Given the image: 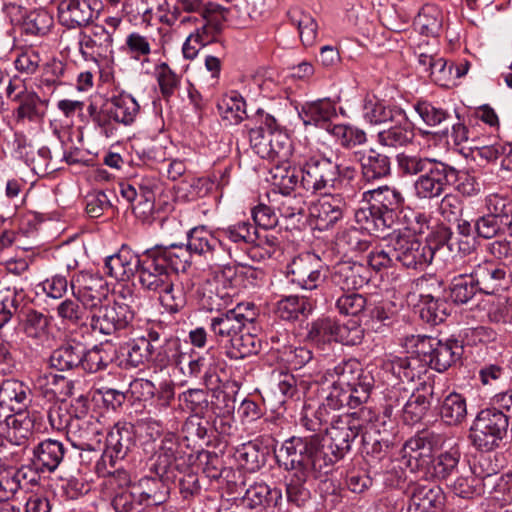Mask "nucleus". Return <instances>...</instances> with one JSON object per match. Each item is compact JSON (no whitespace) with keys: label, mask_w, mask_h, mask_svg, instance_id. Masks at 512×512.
<instances>
[{"label":"nucleus","mask_w":512,"mask_h":512,"mask_svg":"<svg viewBox=\"0 0 512 512\" xmlns=\"http://www.w3.org/2000/svg\"><path fill=\"white\" fill-rule=\"evenodd\" d=\"M327 374L336 377L327 395V405L332 409L356 408L370 398L374 378L358 360H344L329 369Z\"/></svg>","instance_id":"nucleus-1"},{"label":"nucleus","mask_w":512,"mask_h":512,"mask_svg":"<svg viewBox=\"0 0 512 512\" xmlns=\"http://www.w3.org/2000/svg\"><path fill=\"white\" fill-rule=\"evenodd\" d=\"M280 452L284 454L286 468L291 471L308 472L313 478H319L332 470L319 433L291 437L283 443Z\"/></svg>","instance_id":"nucleus-2"},{"label":"nucleus","mask_w":512,"mask_h":512,"mask_svg":"<svg viewBox=\"0 0 512 512\" xmlns=\"http://www.w3.org/2000/svg\"><path fill=\"white\" fill-rule=\"evenodd\" d=\"M139 112L140 105L127 93L113 95L104 100L101 105L91 102L87 107V113L93 124L107 138L115 135L117 130L115 124L129 126L135 122Z\"/></svg>","instance_id":"nucleus-3"},{"label":"nucleus","mask_w":512,"mask_h":512,"mask_svg":"<svg viewBox=\"0 0 512 512\" xmlns=\"http://www.w3.org/2000/svg\"><path fill=\"white\" fill-rule=\"evenodd\" d=\"M403 202L401 193L387 185L369 189L363 194V201L355 211L358 224H393L395 208Z\"/></svg>","instance_id":"nucleus-4"},{"label":"nucleus","mask_w":512,"mask_h":512,"mask_svg":"<svg viewBox=\"0 0 512 512\" xmlns=\"http://www.w3.org/2000/svg\"><path fill=\"white\" fill-rule=\"evenodd\" d=\"M362 426L357 412L331 418L330 426L325 429V435H321V444L325 454L331 460V467L350 450L351 443L362 431Z\"/></svg>","instance_id":"nucleus-5"},{"label":"nucleus","mask_w":512,"mask_h":512,"mask_svg":"<svg viewBox=\"0 0 512 512\" xmlns=\"http://www.w3.org/2000/svg\"><path fill=\"white\" fill-rule=\"evenodd\" d=\"M509 416L496 407L482 409L473 421L469 438L478 450L490 452L507 434Z\"/></svg>","instance_id":"nucleus-6"},{"label":"nucleus","mask_w":512,"mask_h":512,"mask_svg":"<svg viewBox=\"0 0 512 512\" xmlns=\"http://www.w3.org/2000/svg\"><path fill=\"white\" fill-rule=\"evenodd\" d=\"M293 164L301 168L300 186L307 192L326 193L337 186V164L330 159L296 152Z\"/></svg>","instance_id":"nucleus-7"},{"label":"nucleus","mask_w":512,"mask_h":512,"mask_svg":"<svg viewBox=\"0 0 512 512\" xmlns=\"http://www.w3.org/2000/svg\"><path fill=\"white\" fill-rule=\"evenodd\" d=\"M395 258L407 268H417L426 265L433 259L436 246L423 244L409 227L389 235Z\"/></svg>","instance_id":"nucleus-8"},{"label":"nucleus","mask_w":512,"mask_h":512,"mask_svg":"<svg viewBox=\"0 0 512 512\" xmlns=\"http://www.w3.org/2000/svg\"><path fill=\"white\" fill-rule=\"evenodd\" d=\"M445 441L444 435L434 431L423 430L408 439L403 447V458L411 471L423 474L432 463L433 454L440 449Z\"/></svg>","instance_id":"nucleus-9"},{"label":"nucleus","mask_w":512,"mask_h":512,"mask_svg":"<svg viewBox=\"0 0 512 512\" xmlns=\"http://www.w3.org/2000/svg\"><path fill=\"white\" fill-rule=\"evenodd\" d=\"M457 178V169L438 159L432 160L427 169L414 182V192L419 199L438 198Z\"/></svg>","instance_id":"nucleus-10"},{"label":"nucleus","mask_w":512,"mask_h":512,"mask_svg":"<svg viewBox=\"0 0 512 512\" xmlns=\"http://www.w3.org/2000/svg\"><path fill=\"white\" fill-rule=\"evenodd\" d=\"M88 313L87 319H90L91 329L103 335H112L127 328L134 318L130 307L118 302H104Z\"/></svg>","instance_id":"nucleus-11"},{"label":"nucleus","mask_w":512,"mask_h":512,"mask_svg":"<svg viewBox=\"0 0 512 512\" xmlns=\"http://www.w3.org/2000/svg\"><path fill=\"white\" fill-rule=\"evenodd\" d=\"M106 449L102 456V462L97 464L98 472L101 465L106 466L107 460L111 467L116 460H122L135 445L134 426L129 422H117L106 436Z\"/></svg>","instance_id":"nucleus-12"},{"label":"nucleus","mask_w":512,"mask_h":512,"mask_svg":"<svg viewBox=\"0 0 512 512\" xmlns=\"http://www.w3.org/2000/svg\"><path fill=\"white\" fill-rule=\"evenodd\" d=\"M289 269L291 281L306 290L317 289L326 277L319 257L309 252L295 257Z\"/></svg>","instance_id":"nucleus-13"},{"label":"nucleus","mask_w":512,"mask_h":512,"mask_svg":"<svg viewBox=\"0 0 512 512\" xmlns=\"http://www.w3.org/2000/svg\"><path fill=\"white\" fill-rule=\"evenodd\" d=\"M137 273L141 288L155 294L173 278L152 248L144 252Z\"/></svg>","instance_id":"nucleus-14"},{"label":"nucleus","mask_w":512,"mask_h":512,"mask_svg":"<svg viewBox=\"0 0 512 512\" xmlns=\"http://www.w3.org/2000/svg\"><path fill=\"white\" fill-rule=\"evenodd\" d=\"M102 425L93 415L74 414L68 439L81 450L95 451L101 443Z\"/></svg>","instance_id":"nucleus-15"},{"label":"nucleus","mask_w":512,"mask_h":512,"mask_svg":"<svg viewBox=\"0 0 512 512\" xmlns=\"http://www.w3.org/2000/svg\"><path fill=\"white\" fill-rule=\"evenodd\" d=\"M79 51L86 61H95L105 59L113 52L112 32L104 26L95 25L88 34L79 33L78 39Z\"/></svg>","instance_id":"nucleus-16"},{"label":"nucleus","mask_w":512,"mask_h":512,"mask_svg":"<svg viewBox=\"0 0 512 512\" xmlns=\"http://www.w3.org/2000/svg\"><path fill=\"white\" fill-rule=\"evenodd\" d=\"M99 4V0H62L58 4L59 22L69 29L85 27L98 13Z\"/></svg>","instance_id":"nucleus-17"},{"label":"nucleus","mask_w":512,"mask_h":512,"mask_svg":"<svg viewBox=\"0 0 512 512\" xmlns=\"http://www.w3.org/2000/svg\"><path fill=\"white\" fill-rule=\"evenodd\" d=\"M228 8L215 2H207L201 15L202 24L195 32L191 33L196 43L208 45L214 42L223 30V24L227 20Z\"/></svg>","instance_id":"nucleus-18"},{"label":"nucleus","mask_w":512,"mask_h":512,"mask_svg":"<svg viewBox=\"0 0 512 512\" xmlns=\"http://www.w3.org/2000/svg\"><path fill=\"white\" fill-rule=\"evenodd\" d=\"M436 247L446 245L451 252L469 254L476 247V235L474 226H456V231H451L448 226H435Z\"/></svg>","instance_id":"nucleus-19"},{"label":"nucleus","mask_w":512,"mask_h":512,"mask_svg":"<svg viewBox=\"0 0 512 512\" xmlns=\"http://www.w3.org/2000/svg\"><path fill=\"white\" fill-rule=\"evenodd\" d=\"M70 286L73 296L88 308V312L104 303V287L101 278L81 272L73 277Z\"/></svg>","instance_id":"nucleus-20"},{"label":"nucleus","mask_w":512,"mask_h":512,"mask_svg":"<svg viewBox=\"0 0 512 512\" xmlns=\"http://www.w3.org/2000/svg\"><path fill=\"white\" fill-rule=\"evenodd\" d=\"M434 397V381H424L420 383L403 405L404 422L409 425L420 422L429 411Z\"/></svg>","instance_id":"nucleus-21"},{"label":"nucleus","mask_w":512,"mask_h":512,"mask_svg":"<svg viewBox=\"0 0 512 512\" xmlns=\"http://www.w3.org/2000/svg\"><path fill=\"white\" fill-rule=\"evenodd\" d=\"M409 490L408 512H436L444 505V493L434 483H414L409 487Z\"/></svg>","instance_id":"nucleus-22"},{"label":"nucleus","mask_w":512,"mask_h":512,"mask_svg":"<svg viewBox=\"0 0 512 512\" xmlns=\"http://www.w3.org/2000/svg\"><path fill=\"white\" fill-rule=\"evenodd\" d=\"M479 290L487 294H494L500 289L508 287L511 281L510 270L501 264L484 262L473 271Z\"/></svg>","instance_id":"nucleus-23"},{"label":"nucleus","mask_w":512,"mask_h":512,"mask_svg":"<svg viewBox=\"0 0 512 512\" xmlns=\"http://www.w3.org/2000/svg\"><path fill=\"white\" fill-rule=\"evenodd\" d=\"M34 389L48 401H65L72 394V382L51 371L40 372L34 379Z\"/></svg>","instance_id":"nucleus-24"},{"label":"nucleus","mask_w":512,"mask_h":512,"mask_svg":"<svg viewBox=\"0 0 512 512\" xmlns=\"http://www.w3.org/2000/svg\"><path fill=\"white\" fill-rule=\"evenodd\" d=\"M181 452V445L178 440L173 435L166 436L155 455L150 471L162 477L171 475L176 478L174 469L178 467L177 461L182 458Z\"/></svg>","instance_id":"nucleus-25"},{"label":"nucleus","mask_w":512,"mask_h":512,"mask_svg":"<svg viewBox=\"0 0 512 512\" xmlns=\"http://www.w3.org/2000/svg\"><path fill=\"white\" fill-rule=\"evenodd\" d=\"M142 257L135 254L126 245L109 257L105 261V268L108 275L118 281H128L138 272Z\"/></svg>","instance_id":"nucleus-26"},{"label":"nucleus","mask_w":512,"mask_h":512,"mask_svg":"<svg viewBox=\"0 0 512 512\" xmlns=\"http://www.w3.org/2000/svg\"><path fill=\"white\" fill-rule=\"evenodd\" d=\"M281 499L280 489L270 488L264 482H255L246 489L240 499V505L243 508L261 512L268 506H277Z\"/></svg>","instance_id":"nucleus-27"},{"label":"nucleus","mask_w":512,"mask_h":512,"mask_svg":"<svg viewBox=\"0 0 512 512\" xmlns=\"http://www.w3.org/2000/svg\"><path fill=\"white\" fill-rule=\"evenodd\" d=\"M2 424L4 438L13 445L21 446L27 443L33 435L35 417L26 413L6 415Z\"/></svg>","instance_id":"nucleus-28"},{"label":"nucleus","mask_w":512,"mask_h":512,"mask_svg":"<svg viewBox=\"0 0 512 512\" xmlns=\"http://www.w3.org/2000/svg\"><path fill=\"white\" fill-rule=\"evenodd\" d=\"M66 453L64 444L55 439H45L33 449V464L42 472H53L63 461Z\"/></svg>","instance_id":"nucleus-29"},{"label":"nucleus","mask_w":512,"mask_h":512,"mask_svg":"<svg viewBox=\"0 0 512 512\" xmlns=\"http://www.w3.org/2000/svg\"><path fill=\"white\" fill-rule=\"evenodd\" d=\"M304 125H314L328 129L330 121L337 116L336 106L328 98L306 102L299 111Z\"/></svg>","instance_id":"nucleus-30"},{"label":"nucleus","mask_w":512,"mask_h":512,"mask_svg":"<svg viewBox=\"0 0 512 512\" xmlns=\"http://www.w3.org/2000/svg\"><path fill=\"white\" fill-rule=\"evenodd\" d=\"M172 476L162 477L154 474V476H145L139 480V483L134 486L137 490L139 497L143 500L145 505H160L168 497L169 494V481Z\"/></svg>","instance_id":"nucleus-31"},{"label":"nucleus","mask_w":512,"mask_h":512,"mask_svg":"<svg viewBox=\"0 0 512 512\" xmlns=\"http://www.w3.org/2000/svg\"><path fill=\"white\" fill-rule=\"evenodd\" d=\"M355 158L360 162L361 176L365 183H372L390 174V159L374 150L367 153L356 152Z\"/></svg>","instance_id":"nucleus-32"},{"label":"nucleus","mask_w":512,"mask_h":512,"mask_svg":"<svg viewBox=\"0 0 512 512\" xmlns=\"http://www.w3.org/2000/svg\"><path fill=\"white\" fill-rule=\"evenodd\" d=\"M363 117L370 124L379 125L405 120V112L397 106L386 105L377 98L366 99L363 107Z\"/></svg>","instance_id":"nucleus-33"},{"label":"nucleus","mask_w":512,"mask_h":512,"mask_svg":"<svg viewBox=\"0 0 512 512\" xmlns=\"http://www.w3.org/2000/svg\"><path fill=\"white\" fill-rule=\"evenodd\" d=\"M314 305L315 301L307 296L289 295L277 302L275 314L285 321H295L307 317Z\"/></svg>","instance_id":"nucleus-34"},{"label":"nucleus","mask_w":512,"mask_h":512,"mask_svg":"<svg viewBox=\"0 0 512 512\" xmlns=\"http://www.w3.org/2000/svg\"><path fill=\"white\" fill-rule=\"evenodd\" d=\"M384 368L401 382H413L427 371L426 365L418 357H393L384 362Z\"/></svg>","instance_id":"nucleus-35"},{"label":"nucleus","mask_w":512,"mask_h":512,"mask_svg":"<svg viewBox=\"0 0 512 512\" xmlns=\"http://www.w3.org/2000/svg\"><path fill=\"white\" fill-rule=\"evenodd\" d=\"M148 337L150 344L153 345V348H151V363L159 369L166 368L177 354L178 340L162 337L155 330H149Z\"/></svg>","instance_id":"nucleus-36"},{"label":"nucleus","mask_w":512,"mask_h":512,"mask_svg":"<svg viewBox=\"0 0 512 512\" xmlns=\"http://www.w3.org/2000/svg\"><path fill=\"white\" fill-rule=\"evenodd\" d=\"M84 358V346L79 342H67L50 355L51 367L59 371H68L82 366Z\"/></svg>","instance_id":"nucleus-37"},{"label":"nucleus","mask_w":512,"mask_h":512,"mask_svg":"<svg viewBox=\"0 0 512 512\" xmlns=\"http://www.w3.org/2000/svg\"><path fill=\"white\" fill-rule=\"evenodd\" d=\"M173 278H177L179 272H184L191 264V252L183 245L171 244L168 247L156 246L152 248Z\"/></svg>","instance_id":"nucleus-38"},{"label":"nucleus","mask_w":512,"mask_h":512,"mask_svg":"<svg viewBox=\"0 0 512 512\" xmlns=\"http://www.w3.org/2000/svg\"><path fill=\"white\" fill-rule=\"evenodd\" d=\"M393 123L394 125L378 132V143L389 148L405 147L412 143L415 133L407 116L405 115V120L393 121Z\"/></svg>","instance_id":"nucleus-39"},{"label":"nucleus","mask_w":512,"mask_h":512,"mask_svg":"<svg viewBox=\"0 0 512 512\" xmlns=\"http://www.w3.org/2000/svg\"><path fill=\"white\" fill-rule=\"evenodd\" d=\"M209 329L216 342L224 347L237 333H241L245 326L236 319V316L225 310L211 317Z\"/></svg>","instance_id":"nucleus-40"},{"label":"nucleus","mask_w":512,"mask_h":512,"mask_svg":"<svg viewBox=\"0 0 512 512\" xmlns=\"http://www.w3.org/2000/svg\"><path fill=\"white\" fill-rule=\"evenodd\" d=\"M30 388L16 379H7L0 385V404L11 410H20L30 402Z\"/></svg>","instance_id":"nucleus-41"},{"label":"nucleus","mask_w":512,"mask_h":512,"mask_svg":"<svg viewBox=\"0 0 512 512\" xmlns=\"http://www.w3.org/2000/svg\"><path fill=\"white\" fill-rule=\"evenodd\" d=\"M461 457L460 449L454 445L449 450L433 457L432 463L424 473L426 478L446 479L457 470Z\"/></svg>","instance_id":"nucleus-42"},{"label":"nucleus","mask_w":512,"mask_h":512,"mask_svg":"<svg viewBox=\"0 0 512 512\" xmlns=\"http://www.w3.org/2000/svg\"><path fill=\"white\" fill-rule=\"evenodd\" d=\"M311 473L291 471L286 478V496L289 503L297 507L304 506L311 498L309 479Z\"/></svg>","instance_id":"nucleus-43"},{"label":"nucleus","mask_w":512,"mask_h":512,"mask_svg":"<svg viewBox=\"0 0 512 512\" xmlns=\"http://www.w3.org/2000/svg\"><path fill=\"white\" fill-rule=\"evenodd\" d=\"M225 354L229 359L239 360L256 355L261 349V341L249 332L237 333L225 346Z\"/></svg>","instance_id":"nucleus-44"},{"label":"nucleus","mask_w":512,"mask_h":512,"mask_svg":"<svg viewBox=\"0 0 512 512\" xmlns=\"http://www.w3.org/2000/svg\"><path fill=\"white\" fill-rule=\"evenodd\" d=\"M217 109L222 119L229 125H237L246 115V102L236 91L225 94L218 102Z\"/></svg>","instance_id":"nucleus-45"},{"label":"nucleus","mask_w":512,"mask_h":512,"mask_svg":"<svg viewBox=\"0 0 512 512\" xmlns=\"http://www.w3.org/2000/svg\"><path fill=\"white\" fill-rule=\"evenodd\" d=\"M439 414L443 422L449 426L463 423L467 417V403L463 395L451 392L442 401Z\"/></svg>","instance_id":"nucleus-46"},{"label":"nucleus","mask_w":512,"mask_h":512,"mask_svg":"<svg viewBox=\"0 0 512 512\" xmlns=\"http://www.w3.org/2000/svg\"><path fill=\"white\" fill-rule=\"evenodd\" d=\"M414 25L423 35L438 36L443 26V13L438 6L426 4L415 17Z\"/></svg>","instance_id":"nucleus-47"},{"label":"nucleus","mask_w":512,"mask_h":512,"mask_svg":"<svg viewBox=\"0 0 512 512\" xmlns=\"http://www.w3.org/2000/svg\"><path fill=\"white\" fill-rule=\"evenodd\" d=\"M461 349L457 340H440L432 358L425 359V362L438 372L446 371L459 358Z\"/></svg>","instance_id":"nucleus-48"},{"label":"nucleus","mask_w":512,"mask_h":512,"mask_svg":"<svg viewBox=\"0 0 512 512\" xmlns=\"http://www.w3.org/2000/svg\"><path fill=\"white\" fill-rule=\"evenodd\" d=\"M271 183L282 195L290 193L300 185L299 175L290 164H277L270 170Z\"/></svg>","instance_id":"nucleus-49"},{"label":"nucleus","mask_w":512,"mask_h":512,"mask_svg":"<svg viewBox=\"0 0 512 512\" xmlns=\"http://www.w3.org/2000/svg\"><path fill=\"white\" fill-rule=\"evenodd\" d=\"M176 278L168 281L167 287H162L156 294L161 305L170 314H176L181 311L187 304L186 293L184 288L176 285Z\"/></svg>","instance_id":"nucleus-50"},{"label":"nucleus","mask_w":512,"mask_h":512,"mask_svg":"<svg viewBox=\"0 0 512 512\" xmlns=\"http://www.w3.org/2000/svg\"><path fill=\"white\" fill-rule=\"evenodd\" d=\"M360 422L366 426H373L375 430H379L380 434L384 436L387 441H395L396 438V425L391 419V416L376 415L370 408L362 407L357 411Z\"/></svg>","instance_id":"nucleus-51"},{"label":"nucleus","mask_w":512,"mask_h":512,"mask_svg":"<svg viewBox=\"0 0 512 512\" xmlns=\"http://www.w3.org/2000/svg\"><path fill=\"white\" fill-rule=\"evenodd\" d=\"M290 22L298 28L302 43L312 45L317 36L318 25L315 19L301 9L294 8L288 12Z\"/></svg>","instance_id":"nucleus-52"},{"label":"nucleus","mask_w":512,"mask_h":512,"mask_svg":"<svg viewBox=\"0 0 512 512\" xmlns=\"http://www.w3.org/2000/svg\"><path fill=\"white\" fill-rule=\"evenodd\" d=\"M218 242V239L206 229V226H194L187 232L186 247L190 252L200 255L211 252L216 248Z\"/></svg>","instance_id":"nucleus-53"},{"label":"nucleus","mask_w":512,"mask_h":512,"mask_svg":"<svg viewBox=\"0 0 512 512\" xmlns=\"http://www.w3.org/2000/svg\"><path fill=\"white\" fill-rule=\"evenodd\" d=\"M414 109L428 126L436 127L444 125L442 133L447 134L448 125L445 124L451 120V114L448 111L428 101L417 102Z\"/></svg>","instance_id":"nucleus-54"},{"label":"nucleus","mask_w":512,"mask_h":512,"mask_svg":"<svg viewBox=\"0 0 512 512\" xmlns=\"http://www.w3.org/2000/svg\"><path fill=\"white\" fill-rule=\"evenodd\" d=\"M52 26L53 17L44 9L30 11L22 23L24 33L32 36H44Z\"/></svg>","instance_id":"nucleus-55"},{"label":"nucleus","mask_w":512,"mask_h":512,"mask_svg":"<svg viewBox=\"0 0 512 512\" xmlns=\"http://www.w3.org/2000/svg\"><path fill=\"white\" fill-rule=\"evenodd\" d=\"M420 317L423 321L438 325L449 315L451 305L446 301V296L439 299H427L420 301Z\"/></svg>","instance_id":"nucleus-56"},{"label":"nucleus","mask_w":512,"mask_h":512,"mask_svg":"<svg viewBox=\"0 0 512 512\" xmlns=\"http://www.w3.org/2000/svg\"><path fill=\"white\" fill-rule=\"evenodd\" d=\"M154 74L162 97L165 100H169L179 88L181 76L178 75L166 62L157 64L155 66Z\"/></svg>","instance_id":"nucleus-57"},{"label":"nucleus","mask_w":512,"mask_h":512,"mask_svg":"<svg viewBox=\"0 0 512 512\" xmlns=\"http://www.w3.org/2000/svg\"><path fill=\"white\" fill-rule=\"evenodd\" d=\"M175 197L183 202L195 201L204 197L209 191V182L205 178L185 179L175 187Z\"/></svg>","instance_id":"nucleus-58"},{"label":"nucleus","mask_w":512,"mask_h":512,"mask_svg":"<svg viewBox=\"0 0 512 512\" xmlns=\"http://www.w3.org/2000/svg\"><path fill=\"white\" fill-rule=\"evenodd\" d=\"M151 348L148 334L127 343L126 364L137 368L147 362H151Z\"/></svg>","instance_id":"nucleus-59"},{"label":"nucleus","mask_w":512,"mask_h":512,"mask_svg":"<svg viewBox=\"0 0 512 512\" xmlns=\"http://www.w3.org/2000/svg\"><path fill=\"white\" fill-rule=\"evenodd\" d=\"M338 245L346 246L349 251H366L371 244V234L364 227L350 226L337 239Z\"/></svg>","instance_id":"nucleus-60"},{"label":"nucleus","mask_w":512,"mask_h":512,"mask_svg":"<svg viewBox=\"0 0 512 512\" xmlns=\"http://www.w3.org/2000/svg\"><path fill=\"white\" fill-rule=\"evenodd\" d=\"M268 139L267 155L269 158H279L281 161H285L291 156V162L293 163V154L300 153L298 149L292 151L291 140L286 133L278 130L274 133H270Z\"/></svg>","instance_id":"nucleus-61"},{"label":"nucleus","mask_w":512,"mask_h":512,"mask_svg":"<svg viewBox=\"0 0 512 512\" xmlns=\"http://www.w3.org/2000/svg\"><path fill=\"white\" fill-rule=\"evenodd\" d=\"M415 292L419 294L420 301L439 299L446 296L444 282L436 275L426 274L414 281Z\"/></svg>","instance_id":"nucleus-62"},{"label":"nucleus","mask_w":512,"mask_h":512,"mask_svg":"<svg viewBox=\"0 0 512 512\" xmlns=\"http://www.w3.org/2000/svg\"><path fill=\"white\" fill-rule=\"evenodd\" d=\"M362 430L363 451L368 455L380 457L394 444V441L386 442L384 436L380 434L379 430H375L373 426L363 424Z\"/></svg>","instance_id":"nucleus-63"},{"label":"nucleus","mask_w":512,"mask_h":512,"mask_svg":"<svg viewBox=\"0 0 512 512\" xmlns=\"http://www.w3.org/2000/svg\"><path fill=\"white\" fill-rule=\"evenodd\" d=\"M112 361V351L102 345H96L88 351L84 349L82 368L90 373H95L106 369Z\"/></svg>","instance_id":"nucleus-64"}]
</instances>
